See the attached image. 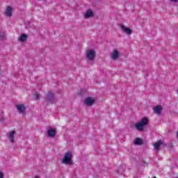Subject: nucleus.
I'll use <instances>...</instances> for the list:
<instances>
[{"mask_svg": "<svg viewBox=\"0 0 178 178\" xmlns=\"http://www.w3.org/2000/svg\"><path fill=\"white\" fill-rule=\"evenodd\" d=\"M46 97H47V101H48L51 104H54V102H55V95H54V93L49 92L47 94Z\"/></svg>", "mask_w": 178, "mask_h": 178, "instance_id": "5", "label": "nucleus"}, {"mask_svg": "<svg viewBox=\"0 0 178 178\" xmlns=\"http://www.w3.org/2000/svg\"><path fill=\"white\" fill-rule=\"evenodd\" d=\"M120 28L122 30V31H124V33H125V34H127V35H130V34H131V33H133V31L131 29H130V28L126 27L123 24L120 25Z\"/></svg>", "mask_w": 178, "mask_h": 178, "instance_id": "6", "label": "nucleus"}, {"mask_svg": "<svg viewBox=\"0 0 178 178\" xmlns=\"http://www.w3.org/2000/svg\"><path fill=\"white\" fill-rule=\"evenodd\" d=\"M73 156L72 155V153L70 152H66L64 155V157L62 160L63 163H65V165H72V158Z\"/></svg>", "mask_w": 178, "mask_h": 178, "instance_id": "3", "label": "nucleus"}, {"mask_svg": "<svg viewBox=\"0 0 178 178\" xmlns=\"http://www.w3.org/2000/svg\"><path fill=\"white\" fill-rule=\"evenodd\" d=\"M94 16V13L91 10H88L85 14V19H90Z\"/></svg>", "mask_w": 178, "mask_h": 178, "instance_id": "11", "label": "nucleus"}, {"mask_svg": "<svg viewBox=\"0 0 178 178\" xmlns=\"http://www.w3.org/2000/svg\"><path fill=\"white\" fill-rule=\"evenodd\" d=\"M56 134V131L52 128H49L47 131L48 137H55Z\"/></svg>", "mask_w": 178, "mask_h": 178, "instance_id": "8", "label": "nucleus"}, {"mask_svg": "<svg viewBox=\"0 0 178 178\" xmlns=\"http://www.w3.org/2000/svg\"><path fill=\"white\" fill-rule=\"evenodd\" d=\"M119 58V51L115 49L111 54V58L113 60H116Z\"/></svg>", "mask_w": 178, "mask_h": 178, "instance_id": "9", "label": "nucleus"}, {"mask_svg": "<svg viewBox=\"0 0 178 178\" xmlns=\"http://www.w3.org/2000/svg\"><path fill=\"white\" fill-rule=\"evenodd\" d=\"M170 1L171 2H175V3L177 2V0H170Z\"/></svg>", "mask_w": 178, "mask_h": 178, "instance_id": "20", "label": "nucleus"}, {"mask_svg": "<svg viewBox=\"0 0 178 178\" xmlns=\"http://www.w3.org/2000/svg\"><path fill=\"white\" fill-rule=\"evenodd\" d=\"M16 108L20 115H24L26 113V106L24 104H17Z\"/></svg>", "mask_w": 178, "mask_h": 178, "instance_id": "4", "label": "nucleus"}, {"mask_svg": "<svg viewBox=\"0 0 178 178\" xmlns=\"http://www.w3.org/2000/svg\"><path fill=\"white\" fill-rule=\"evenodd\" d=\"M153 178H156V177H154Z\"/></svg>", "mask_w": 178, "mask_h": 178, "instance_id": "22", "label": "nucleus"}, {"mask_svg": "<svg viewBox=\"0 0 178 178\" xmlns=\"http://www.w3.org/2000/svg\"><path fill=\"white\" fill-rule=\"evenodd\" d=\"M134 144L137 145H141L143 144V140H141V138H137L134 141Z\"/></svg>", "mask_w": 178, "mask_h": 178, "instance_id": "16", "label": "nucleus"}, {"mask_svg": "<svg viewBox=\"0 0 178 178\" xmlns=\"http://www.w3.org/2000/svg\"><path fill=\"white\" fill-rule=\"evenodd\" d=\"M5 40V32H0V40Z\"/></svg>", "mask_w": 178, "mask_h": 178, "instance_id": "17", "label": "nucleus"}, {"mask_svg": "<svg viewBox=\"0 0 178 178\" xmlns=\"http://www.w3.org/2000/svg\"><path fill=\"white\" fill-rule=\"evenodd\" d=\"M94 102H95V100L91 97H88L85 100L86 105H88L89 106H91V105H94Z\"/></svg>", "mask_w": 178, "mask_h": 178, "instance_id": "7", "label": "nucleus"}, {"mask_svg": "<svg viewBox=\"0 0 178 178\" xmlns=\"http://www.w3.org/2000/svg\"><path fill=\"white\" fill-rule=\"evenodd\" d=\"M9 140L11 143H15V131H10L8 136Z\"/></svg>", "mask_w": 178, "mask_h": 178, "instance_id": "14", "label": "nucleus"}, {"mask_svg": "<svg viewBox=\"0 0 178 178\" xmlns=\"http://www.w3.org/2000/svg\"><path fill=\"white\" fill-rule=\"evenodd\" d=\"M148 124V118L143 117L141 120L135 124V128L138 131H143L145 129V126Z\"/></svg>", "mask_w": 178, "mask_h": 178, "instance_id": "1", "label": "nucleus"}, {"mask_svg": "<svg viewBox=\"0 0 178 178\" xmlns=\"http://www.w3.org/2000/svg\"><path fill=\"white\" fill-rule=\"evenodd\" d=\"M0 178H3V174L2 172H0Z\"/></svg>", "mask_w": 178, "mask_h": 178, "instance_id": "19", "label": "nucleus"}, {"mask_svg": "<svg viewBox=\"0 0 178 178\" xmlns=\"http://www.w3.org/2000/svg\"><path fill=\"white\" fill-rule=\"evenodd\" d=\"M35 178H40V177H38V176H35Z\"/></svg>", "mask_w": 178, "mask_h": 178, "instance_id": "21", "label": "nucleus"}, {"mask_svg": "<svg viewBox=\"0 0 178 178\" xmlns=\"http://www.w3.org/2000/svg\"><path fill=\"white\" fill-rule=\"evenodd\" d=\"M35 97L36 99H40V94H38V92L35 93Z\"/></svg>", "mask_w": 178, "mask_h": 178, "instance_id": "18", "label": "nucleus"}, {"mask_svg": "<svg viewBox=\"0 0 178 178\" xmlns=\"http://www.w3.org/2000/svg\"><path fill=\"white\" fill-rule=\"evenodd\" d=\"M162 145V141L159 140L154 144V149L156 151H159V147Z\"/></svg>", "mask_w": 178, "mask_h": 178, "instance_id": "15", "label": "nucleus"}, {"mask_svg": "<svg viewBox=\"0 0 178 178\" xmlns=\"http://www.w3.org/2000/svg\"><path fill=\"white\" fill-rule=\"evenodd\" d=\"M5 15L6 16H7V17H10V16H12V7L10 6L7 7L5 12Z\"/></svg>", "mask_w": 178, "mask_h": 178, "instance_id": "12", "label": "nucleus"}, {"mask_svg": "<svg viewBox=\"0 0 178 178\" xmlns=\"http://www.w3.org/2000/svg\"><path fill=\"white\" fill-rule=\"evenodd\" d=\"M88 63H92L95 59V51L94 49H88L86 52Z\"/></svg>", "mask_w": 178, "mask_h": 178, "instance_id": "2", "label": "nucleus"}, {"mask_svg": "<svg viewBox=\"0 0 178 178\" xmlns=\"http://www.w3.org/2000/svg\"><path fill=\"white\" fill-rule=\"evenodd\" d=\"M154 113L156 115H161V113L162 112V107L161 106H157L156 107L153 108Z\"/></svg>", "mask_w": 178, "mask_h": 178, "instance_id": "10", "label": "nucleus"}, {"mask_svg": "<svg viewBox=\"0 0 178 178\" xmlns=\"http://www.w3.org/2000/svg\"><path fill=\"white\" fill-rule=\"evenodd\" d=\"M27 38H28L27 35H26V34H22V35L19 37L18 40H19V41L20 42H24V41H26V40H27Z\"/></svg>", "mask_w": 178, "mask_h": 178, "instance_id": "13", "label": "nucleus"}]
</instances>
